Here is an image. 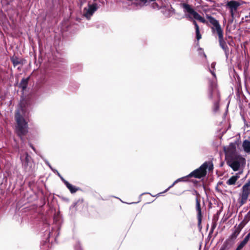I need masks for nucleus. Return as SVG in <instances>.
I'll return each mask as SVG.
<instances>
[{"mask_svg": "<svg viewBox=\"0 0 250 250\" xmlns=\"http://www.w3.org/2000/svg\"><path fill=\"white\" fill-rule=\"evenodd\" d=\"M240 5L241 4L238 1L234 0L228 1L226 5L230 10V14L232 18L234 17V13L237 11L238 8Z\"/></svg>", "mask_w": 250, "mask_h": 250, "instance_id": "obj_11", "label": "nucleus"}, {"mask_svg": "<svg viewBox=\"0 0 250 250\" xmlns=\"http://www.w3.org/2000/svg\"><path fill=\"white\" fill-rule=\"evenodd\" d=\"M220 47L224 51L225 55L227 58H228L229 49V47L226 44V42L224 40L223 35L218 37Z\"/></svg>", "mask_w": 250, "mask_h": 250, "instance_id": "obj_13", "label": "nucleus"}, {"mask_svg": "<svg viewBox=\"0 0 250 250\" xmlns=\"http://www.w3.org/2000/svg\"><path fill=\"white\" fill-rule=\"evenodd\" d=\"M243 221L247 224L250 221V210L245 216Z\"/></svg>", "mask_w": 250, "mask_h": 250, "instance_id": "obj_28", "label": "nucleus"}, {"mask_svg": "<svg viewBox=\"0 0 250 250\" xmlns=\"http://www.w3.org/2000/svg\"><path fill=\"white\" fill-rule=\"evenodd\" d=\"M236 250H240V249H239L238 248H236Z\"/></svg>", "mask_w": 250, "mask_h": 250, "instance_id": "obj_44", "label": "nucleus"}, {"mask_svg": "<svg viewBox=\"0 0 250 250\" xmlns=\"http://www.w3.org/2000/svg\"><path fill=\"white\" fill-rule=\"evenodd\" d=\"M234 242L229 239H227L223 243L220 250H227L230 249Z\"/></svg>", "mask_w": 250, "mask_h": 250, "instance_id": "obj_16", "label": "nucleus"}, {"mask_svg": "<svg viewBox=\"0 0 250 250\" xmlns=\"http://www.w3.org/2000/svg\"><path fill=\"white\" fill-rule=\"evenodd\" d=\"M215 64H216V63L215 62H212L211 64V66H210L211 67L209 68L208 69H209L210 72L211 73V74L212 75V76L213 77V78H215L216 80V75H215V74L214 72Z\"/></svg>", "mask_w": 250, "mask_h": 250, "instance_id": "obj_23", "label": "nucleus"}, {"mask_svg": "<svg viewBox=\"0 0 250 250\" xmlns=\"http://www.w3.org/2000/svg\"><path fill=\"white\" fill-rule=\"evenodd\" d=\"M250 195V188L244 185L242 188V193L240 194L239 199V202L241 205H243L246 203Z\"/></svg>", "mask_w": 250, "mask_h": 250, "instance_id": "obj_9", "label": "nucleus"}, {"mask_svg": "<svg viewBox=\"0 0 250 250\" xmlns=\"http://www.w3.org/2000/svg\"><path fill=\"white\" fill-rule=\"evenodd\" d=\"M196 210L197 212L198 224L199 225L201 223L202 215L200 201L197 197L196 198Z\"/></svg>", "mask_w": 250, "mask_h": 250, "instance_id": "obj_14", "label": "nucleus"}, {"mask_svg": "<svg viewBox=\"0 0 250 250\" xmlns=\"http://www.w3.org/2000/svg\"><path fill=\"white\" fill-rule=\"evenodd\" d=\"M250 238V232L245 237L242 241H241L238 245L237 248L240 250L242 249L244 246L247 244Z\"/></svg>", "mask_w": 250, "mask_h": 250, "instance_id": "obj_17", "label": "nucleus"}, {"mask_svg": "<svg viewBox=\"0 0 250 250\" xmlns=\"http://www.w3.org/2000/svg\"><path fill=\"white\" fill-rule=\"evenodd\" d=\"M219 101H215V102H213V111L214 113H217L219 111Z\"/></svg>", "mask_w": 250, "mask_h": 250, "instance_id": "obj_24", "label": "nucleus"}, {"mask_svg": "<svg viewBox=\"0 0 250 250\" xmlns=\"http://www.w3.org/2000/svg\"><path fill=\"white\" fill-rule=\"evenodd\" d=\"M97 9L98 6L96 3L89 4L88 7H85L83 9V16L89 20Z\"/></svg>", "mask_w": 250, "mask_h": 250, "instance_id": "obj_8", "label": "nucleus"}, {"mask_svg": "<svg viewBox=\"0 0 250 250\" xmlns=\"http://www.w3.org/2000/svg\"><path fill=\"white\" fill-rule=\"evenodd\" d=\"M239 176L237 175L232 176L227 181V184L228 185H233L235 184Z\"/></svg>", "mask_w": 250, "mask_h": 250, "instance_id": "obj_21", "label": "nucleus"}, {"mask_svg": "<svg viewBox=\"0 0 250 250\" xmlns=\"http://www.w3.org/2000/svg\"><path fill=\"white\" fill-rule=\"evenodd\" d=\"M246 224L247 223L243 220L237 227L235 226V228L241 232L242 229L245 227V226Z\"/></svg>", "mask_w": 250, "mask_h": 250, "instance_id": "obj_26", "label": "nucleus"}, {"mask_svg": "<svg viewBox=\"0 0 250 250\" xmlns=\"http://www.w3.org/2000/svg\"><path fill=\"white\" fill-rule=\"evenodd\" d=\"M45 164L48 166H50V164L49 163V162L47 160H45Z\"/></svg>", "mask_w": 250, "mask_h": 250, "instance_id": "obj_38", "label": "nucleus"}, {"mask_svg": "<svg viewBox=\"0 0 250 250\" xmlns=\"http://www.w3.org/2000/svg\"><path fill=\"white\" fill-rule=\"evenodd\" d=\"M161 12L166 18H169L174 13L175 10L172 7H164L161 8Z\"/></svg>", "mask_w": 250, "mask_h": 250, "instance_id": "obj_15", "label": "nucleus"}, {"mask_svg": "<svg viewBox=\"0 0 250 250\" xmlns=\"http://www.w3.org/2000/svg\"><path fill=\"white\" fill-rule=\"evenodd\" d=\"M31 157L28 155V154L26 152L25 153V154L23 155H21L20 156V159L22 163V165L23 167H24V168L26 169V170H30V167L28 168V167L31 164ZM31 167V166H30V167Z\"/></svg>", "mask_w": 250, "mask_h": 250, "instance_id": "obj_12", "label": "nucleus"}, {"mask_svg": "<svg viewBox=\"0 0 250 250\" xmlns=\"http://www.w3.org/2000/svg\"><path fill=\"white\" fill-rule=\"evenodd\" d=\"M30 146L32 148V149L35 151L36 152V149L35 148V147L33 146L31 144H30Z\"/></svg>", "mask_w": 250, "mask_h": 250, "instance_id": "obj_37", "label": "nucleus"}, {"mask_svg": "<svg viewBox=\"0 0 250 250\" xmlns=\"http://www.w3.org/2000/svg\"><path fill=\"white\" fill-rule=\"evenodd\" d=\"M151 6H152V7L154 9L159 8V5H158L157 3H156L155 2L152 3Z\"/></svg>", "mask_w": 250, "mask_h": 250, "instance_id": "obj_32", "label": "nucleus"}, {"mask_svg": "<svg viewBox=\"0 0 250 250\" xmlns=\"http://www.w3.org/2000/svg\"><path fill=\"white\" fill-rule=\"evenodd\" d=\"M180 6L183 9L185 18L188 19L189 20H192V19H194L198 20L202 23H206V20L195 11L190 5L187 3H182L180 4Z\"/></svg>", "mask_w": 250, "mask_h": 250, "instance_id": "obj_3", "label": "nucleus"}, {"mask_svg": "<svg viewBox=\"0 0 250 250\" xmlns=\"http://www.w3.org/2000/svg\"><path fill=\"white\" fill-rule=\"evenodd\" d=\"M204 56L206 57V55L205 54H204Z\"/></svg>", "mask_w": 250, "mask_h": 250, "instance_id": "obj_45", "label": "nucleus"}, {"mask_svg": "<svg viewBox=\"0 0 250 250\" xmlns=\"http://www.w3.org/2000/svg\"><path fill=\"white\" fill-rule=\"evenodd\" d=\"M215 227V225L212 226V229H213Z\"/></svg>", "mask_w": 250, "mask_h": 250, "instance_id": "obj_41", "label": "nucleus"}, {"mask_svg": "<svg viewBox=\"0 0 250 250\" xmlns=\"http://www.w3.org/2000/svg\"><path fill=\"white\" fill-rule=\"evenodd\" d=\"M188 178V177L187 176H184L180 178L177 179L175 181V183H178L180 182H185L187 181V179Z\"/></svg>", "mask_w": 250, "mask_h": 250, "instance_id": "obj_27", "label": "nucleus"}, {"mask_svg": "<svg viewBox=\"0 0 250 250\" xmlns=\"http://www.w3.org/2000/svg\"><path fill=\"white\" fill-rule=\"evenodd\" d=\"M212 167H213V165H212L211 166V167H209V169H211V168Z\"/></svg>", "mask_w": 250, "mask_h": 250, "instance_id": "obj_42", "label": "nucleus"}, {"mask_svg": "<svg viewBox=\"0 0 250 250\" xmlns=\"http://www.w3.org/2000/svg\"><path fill=\"white\" fill-rule=\"evenodd\" d=\"M32 109V105L29 101L22 100L21 101L19 107L17 110L15 119L17 123L16 131L21 139L23 141V136L28 132V124L25 118Z\"/></svg>", "mask_w": 250, "mask_h": 250, "instance_id": "obj_1", "label": "nucleus"}, {"mask_svg": "<svg viewBox=\"0 0 250 250\" xmlns=\"http://www.w3.org/2000/svg\"><path fill=\"white\" fill-rule=\"evenodd\" d=\"M77 205V203H75L73 206V207H75Z\"/></svg>", "mask_w": 250, "mask_h": 250, "instance_id": "obj_40", "label": "nucleus"}, {"mask_svg": "<svg viewBox=\"0 0 250 250\" xmlns=\"http://www.w3.org/2000/svg\"><path fill=\"white\" fill-rule=\"evenodd\" d=\"M71 193H74L80 189V188L73 186L68 182L65 185Z\"/></svg>", "mask_w": 250, "mask_h": 250, "instance_id": "obj_19", "label": "nucleus"}, {"mask_svg": "<svg viewBox=\"0 0 250 250\" xmlns=\"http://www.w3.org/2000/svg\"><path fill=\"white\" fill-rule=\"evenodd\" d=\"M176 183H175V181L173 182V183L171 185L167 188L163 192H167L170 188H172Z\"/></svg>", "mask_w": 250, "mask_h": 250, "instance_id": "obj_31", "label": "nucleus"}, {"mask_svg": "<svg viewBox=\"0 0 250 250\" xmlns=\"http://www.w3.org/2000/svg\"><path fill=\"white\" fill-rule=\"evenodd\" d=\"M145 194V193H142V194H141V196L143 195V194Z\"/></svg>", "mask_w": 250, "mask_h": 250, "instance_id": "obj_43", "label": "nucleus"}, {"mask_svg": "<svg viewBox=\"0 0 250 250\" xmlns=\"http://www.w3.org/2000/svg\"><path fill=\"white\" fill-rule=\"evenodd\" d=\"M208 97L213 102L220 101V93L217 87L216 80L215 78L209 81Z\"/></svg>", "mask_w": 250, "mask_h": 250, "instance_id": "obj_4", "label": "nucleus"}, {"mask_svg": "<svg viewBox=\"0 0 250 250\" xmlns=\"http://www.w3.org/2000/svg\"><path fill=\"white\" fill-rule=\"evenodd\" d=\"M244 150L247 153H250V141L248 140H245L242 144Z\"/></svg>", "mask_w": 250, "mask_h": 250, "instance_id": "obj_18", "label": "nucleus"}, {"mask_svg": "<svg viewBox=\"0 0 250 250\" xmlns=\"http://www.w3.org/2000/svg\"><path fill=\"white\" fill-rule=\"evenodd\" d=\"M54 223L51 229H49L48 231H45V235H47L46 240L44 242L43 245L47 244V243L50 242V238H54V240H56V238L59 235V230L61 228L62 224V219L59 214H55L54 218Z\"/></svg>", "mask_w": 250, "mask_h": 250, "instance_id": "obj_2", "label": "nucleus"}, {"mask_svg": "<svg viewBox=\"0 0 250 250\" xmlns=\"http://www.w3.org/2000/svg\"><path fill=\"white\" fill-rule=\"evenodd\" d=\"M54 172L55 173H56L59 177H60L62 176V175L60 174V173L58 172V171L57 170H56V169L54 170Z\"/></svg>", "mask_w": 250, "mask_h": 250, "instance_id": "obj_36", "label": "nucleus"}, {"mask_svg": "<svg viewBox=\"0 0 250 250\" xmlns=\"http://www.w3.org/2000/svg\"><path fill=\"white\" fill-rule=\"evenodd\" d=\"M49 167V168L54 172V170H56L55 169H54L52 168V167H51V166L50 165V166H48Z\"/></svg>", "mask_w": 250, "mask_h": 250, "instance_id": "obj_39", "label": "nucleus"}, {"mask_svg": "<svg viewBox=\"0 0 250 250\" xmlns=\"http://www.w3.org/2000/svg\"><path fill=\"white\" fill-rule=\"evenodd\" d=\"M244 186H246L247 187L250 188V178L245 184Z\"/></svg>", "mask_w": 250, "mask_h": 250, "instance_id": "obj_34", "label": "nucleus"}, {"mask_svg": "<svg viewBox=\"0 0 250 250\" xmlns=\"http://www.w3.org/2000/svg\"><path fill=\"white\" fill-rule=\"evenodd\" d=\"M75 250H83L80 245L79 244L77 245L75 247Z\"/></svg>", "mask_w": 250, "mask_h": 250, "instance_id": "obj_33", "label": "nucleus"}, {"mask_svg": "<svg viewBox=\"0 0 250 250\" xmlns=\"http://www.w3.org/2000/svg\"><path fill=\"white\" fill-rule=\"evenodd\" d=\"M240 232V231L235 228L232 233L229 236L228 239H230L233 242H234V240L237 238Z\"/></svg>", "mask_w": 250, "mask_h": 250, "instance_id": "obj_20", "label": "nucleus"}, {"mask_svg": "<svg viewBox=\"0 0 250 250\" xmlns=\"http://www.w3.org/2000/svg\"><path fill=\"white\" fill-rule=\"evenodd\" d=\"M207 18L208 19L210 24L213 26V27L211 28L212 32H214L215 31L218 37L223 35V31L221 27L219 21L211 16L207 15Z\"/></svg>", "mask_w": 250, "mask_h": 250, "instance_id": "obj_7", "label": "nucleus"}, {"mask_svg": "<svg viewBox=\"0 0 250 250\" xmlns=\"http://www.w3.org/2000/svg\"><path fill=\"white\" fill-rule=\"evenodd\" d=\"M190 21H192L193 24L194 25L195 27V30H198V29H199V27L198 25L197 24L196 21L194 20H193V19Z\"/></svg>", "mask_w": 250, "mask_h": 250, "instance_id": "obj_30", "label": "nucleus"}, {"mask_svg": "<svg viewBox=\"0 0 250 250\" xmlns=\"http://www.w3.org/2000/svg\"><path fill=\"white\" fill-rule=\"evenodd\" d=\"M245 159L241 155L227 158V164L234 170L237 171L241 164L244 163Z\"/></svg>", "mask_w": 250, "mask_h": 250, "instance_id": "obj_5", "label": "nucleus"}, {"mask_svg": "<svg viewBox=\"0 0 250 250\" xmlns=\"http://www.w3.org/2000/svg\"><path fill=\"white\" fill-rule=\"evenodd\" d=\"M11 62H12L14 66H16L18 64L21 63V61L17 57H13L11 58Z\"/></svg>", "mask_w": 250, "mask_h": 250, "instance_id": "obj_25", "label": "nucleus"}, {"mask_svg": "<svg viewBox=\"0 0 250 250\" xmlns=\"http://www.w3.org/2000/svg\"><path fill=\"white\" fill-rule=\"evenodd\" d=\"M225 151L227 158L240 156L236 152V145L235 143H230L227 148H225Z\"/></svg>", "mask_w": 250, "mask_h": 250, "instance_id": "obj_10", "label": "nucleus"}, {"mask_svg": "<svg viewBox=\"0 0 250 250\" xmlns=\"http://www.w3.org/2000/svg\"><path fill=\"white\" fill-rule=\"evenodd\" d=\"M29 77L22 79L20 83V86L22 89L23 90H25L27 86L28 83Z\"/></svg>", "mask_w": 250, "mask_h": 250, "instance_id": "obj_22", "label": "nucleus"}, {"mask_svg": "<svg viewBox=\"0 0 250 250\" xmlns=\"http://www.w3.org/2000/svg\"><path fill=\"white\" fill-rule=\"evenodd\" d=\"M61 179V180L62 181V182L64 184V185L66 184V183L68 182L66 180H65L63 177L62 176H61L60 177Z\"/></svg>", "mask_w": 250, "mask_h": 250, "instance_id": "obj_35", "label": "nucleus"}, {"mask_svg": "<svg viewBox=\"0 0 250 250\" xmlns=\"http://www.w3.org/2000/svg\"><path fill=\"white\" fill-rule=\"evenodd\" d=\"M209 163L205 162L198 168L194 170L189 174L188 176L189 177H194L196 178H201L206 175V170L208 167Z\"/></svg>", "mask_w": 250, "mask_h": 250, "instance_id": "obj_6", "label": "nucleus"}, {"mask_svg": "<svg viewBox=\"0 0 250 250\" xmlns=\"http://www.w3.org/2000/svg\"><path fill=\"white\" fill-rule=\"evenodd\" d=\"M196 35L197 40H199L201 38V35L200 34L199 29H198V30H196Z\"/></svg>", "mask_w": 250, "mask_h": 250, "instance_id": "obj_29", "label": "nucleus"}]
</instances>
